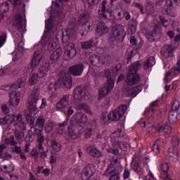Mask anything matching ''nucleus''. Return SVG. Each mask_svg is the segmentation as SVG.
Here are the masks:
<instances>
[{"mask_svg":"<svg viewBox=\"0 0 180 180\" xmlns=\"http://www.w3.org/2000/svg\"><path fill=\"white\" fill-rule=\"evenodd\" d=\"M78 108L80 110H85L86 113H88V115H92V111L91 110V108L88 104L82 103L78 105Z\"/></svg>","mask_w":180,"mask_h":180,"instance_id":"37","label":"nucleus"},{"mask_svg":"<svg viewBox=\"0 0 180 180\" xmlns=\"http://www.w3.org/2000/svg\"><path fill=\"white\" fill-rule=\"evenodd\" d=\"M109 120H109L108 112H103L101 116V124H106V123H108V122H109Z\"/></svg>","mask_w":180,"mask_h":180,"instance_id":"44","label":"nucleus"},{"mask_svg":"<svg viewBox=\"0 0 180 180\" xmlns=\"http://www.w3.org/2000/svg\"><path fill=\"white\" fill-rule=\"evenodd\" d=\"M50 71V63H43L41 67L39 68V77H46L47 75V72Z\"/></svg>","mask_w":180,"mask_h":180,"instance_id":"22","label":"nucleus"},{"mask_svg":"<svg viewBox=\"0 0 180 180\" xmlns=\"http://www.w3.org/2000/svg\"><path fill=\"white\" fill-rule=\"evenodd\" d=\"M141 68V63L139 60L136 61L132 63V65L129 66L128 72L131 74H137L139 70Z\"/></svg>","mask_w":180,"mask_h":180,"instance_id":"26","label":"nucleus"},{"mask_svg":"<svg viewBox=\"0 0 180 180\" xmlns=\"http://www.w3.org/2000/svg\"><path fill=\"white\" fill-rule=\"evenodd\" d=\"M155 65V59L154 57H150L143 63V68L144 70H147V68H151Z\"/></svg>","mask_w":180,"mask_h":180,"instance_id":"30","label":"nucleus"},{"mask_svg":"<svg viewBox=\"0 0 180 180\" xmlns=\"http://www.w3.org/2000/svg\"><path fill=\"white\" fill-rule=\"evenodd\" d=\"M89 61H90L91 64L95 67H98L101 64V58L96 55L90 56Z\"/></svg>","mask_w":180,"mask_h":180,"instance_id":"29","label":"nucleus"},{"mask_svg":"<svg viewBox=\"0 0 180 180\" xmlns=\"http://www.w3.org/2000/svg\"><path fill=\"white\" fill-rule=\"evenodd\" d=\"M37 65H36V63H33L30 61L27 66L25 68L24 71L26 74H32L34 70V67H37Z\"/></svg>","mask_w":180,"mask_h":180,"instance_id":"42","label":"nucleus"},{"mask_svg":"<svg viewBox=\"0 0 180 180\" xmlns=\"http://www.w3.org/2000/svg\"><path fill=\"white\" fill-rule=\"evenodd\" d=\"M91 126V123L87 124V129L85 132V139H89L92 136V131L94 130V127Z\"/></svg>","mask_w":180,"mask_h":180,"instance_id":"45","label":"nucleus"},{"mask_svg":"<svg viewBox=\"0 0 180 180\" xmlns=\"http://www.w3.org/2000/svg\"><path fill=\"white\" fill-rule=\"evenodd\" d=\"M61 56H63V48L56 49L51 56L52 63H57Z\"/></svg>","mask_w":180,"mask_h":180,"instance_id":"23","label":"nucleus"},{"mask_svg":"<svg viewBox=\"0 0 180 180\" xmlns=\"http://www.w3.org/2000/svg\"><path fill=\"white\" fill-rule=\"evenodd\" d=\"M86 89L85 86H79L75 89V93L73 94L74 99H79L78 96H86Z\"/></svg>","mask_w":180,"mask_h":180,"instance_id":"20","label":"nucleus"},{"mask_svg":"<svg viewBox=\"0 0 180 180\" xmlns=\"http://www.w3.org/2000/svg\"><path fill=\"white\" fill-rule=\"evenodd\" d=\"M68 136L73 140H77L84 133V127L77 125L75 128L74 127H68Z\"/></svg>","mask_w":180,"mask_h":180,"instance_id":"7","label":"nucleus"},{"mask_svg":"<svg viewBox=\"0 0 180 180\" xmlns=\"http://www.w3.org/2000/svg\"><path fill=\"white\" fill-rule=\"evenodd\" d=\"M113 18L117 22H120V20L123 19V15H122V12L120 11H115L113 13Z\"/></svg>","mask_w":180,"mask_h":180,"instance_id":"48","label":"nucleus"},{"mask_svg":"<svg viewBox=\"0 0 180 180\" xmlns=\"http://www.w3.org/2000/svg\"><path fill=\"white\" fill-rule=\"evenodd\" d=\"M75 32V28H68V30H65V32H63V35H62L63 43H68V40H70L71 33L74 34Z\"/></svg>","mask_w":180,"mask_h":180,"instance_id":"24","label":"nucleus"},{"mask_svg":"<svg viewBox=\"0 0 180 180\" xmlns=\"http://www.w3.org/2000/svg\"><path fill=\"white\" fill-rule=\"evenodd\" d=\"M108 15H112V10L108 8V1L103 0L101 4V10H98V16L100 19L106 20L108 19Z\"/></svg>","mask_w":180,"mask_h":180,"instance_id":"10","label":"nucleus"},{"mask_svg":"<svg viewBox=\"0 0 180 180\" xmlns=\"http://www.w3.org/2000/svg\"><path fill=\"white\" fill-rule=\"evenodd\" d=\"M44 123H46V119L44 116L40 115L36 120V126H38L39 129H43L44 127Z\"/></svg>","mask_w":180,"mask_h":180,"instance_id":"41","label":"nucleus"},{"mask_svg":"<svg viewBox=\"0 0 180 180\" xmlns=\"http://www.w3.org/2000/svg\"><path fill=\"white\" fill-rule=\"evenodd\" d=\"M95 174V166L94 164L86 165L82 172V179L89 180V178Z\"/></svg>","mask_w":180,"mask_h":180,"instance_id":"9","label":"nucleus"},{"mask_svg":"<svg viewBox=\"0 0 180 180\" xmlns=\"http://www.w3.org/2000/svg\"><path fill=\"white\" fill-rule=\"evenodd\" d=\"M40 61H41V57H40V51L37 50L34 53L31 59V63L39 65V64H40Z\"/></svg>","mask_w":180,"mask_h":180,"instance_id":"28","label":"nucleus"},{"mask_svg":"<svg viewBox=\"0 0 180 180\" xmlns=\"http://www.w3.org/2000/svg\"><path fill=\"white\" fill-rule=\"evenodd\" d=\"M110 178L108 180H119L120 179V173L116 172L115 173H113L112 174H110Z\"/></svg>","mask_w":180,"mask_h":180,"instance_id":"56","label":"nucleus"},{"mask_svg":"<svg viewBox=\"0 0 180 180\" xmlns=\"http://www.w3.org/2000/svg\"><path fill=\"white\" fill-rule=\"evenodd\" d=\"M141 91V86H136L132 88V92H133L134 96H137L139 93Z\"/></svg>","mask_w":180,"mask_h":180,"instance_id":"59","label":"nucleus"},{"mask_svg":"<svg viewBox=\"0 0 180 180\" xmlns=\"http://www.w3.org/2000/svg\"><path fill=\"white\" fill-rule=\"evenodd\" d=\"M112 33L114 39L117 40V41H122L124 40L126 32H124V29H123L122 25L114 22L112 26Z\"/></svg>","mask_w":180,"mask_h":180,"instance_id":"4","label":"nucleus"},{"mask_svg":"<svg viewBox=\"0 0 180 180\" xmlns=\"http://www.w3.org/2000/svg\"><path fill=\"white\" fill-rule=\"evenodd\" d=\"M65 56L68 58H74L77 56V49H75V44L72 42H68L65 46Z\"/></svg>","mask_w":180,"mask_h":180,"instance_id":"13","label":"nucleus"},{"mask_svg":"<svg viewBox=\"0 0 180 180\" xmlns=\"http://www.w3.org/2000/svg\"><path fill=\"white\" fill-rule=\"evenodd\" d=\"M116 172H117L116 171V167H115L113 164L111 163L108 165V168L103 173V175H105V176H110V175L115 174Z\"/></svg>","mask_w":180,"mask_h":180,"instance_id":"31","label":"nucleus"},{"mask_svg":"<svg viewBox=\"0 0 180 180\" xmlns=\"http://www.w3.org/2000/svg\"><path fill=\"white\" fill-rule=\"evenodd\" d=\"M6 148H7V146H5V144L0 145V158L4 159V150H6Z\"/></svg>","mask_w":180,"mask_h":180,"instance_id":"62","label":"nucleus"},{"mask_svg":"<svg viewBox=\"0 0 180 180\" xmlns=\"http://www.w3.org/2000/svg\"><path fill=\"white\" fill-rule=\"evenodd\" d=\"M15 119H16V116L13 114L6 116V120L7 124L8 123V124L15 123Z\"/></svg>","mask_w":180,"mask_h":180,"instance_id":"51","label":"nucleus"},{"mask_svg":"<svg viewBox=\"0 0 180 180\" xmlns=\"http://www.w3.org/2000/svg\"><path fill=\"white\" fill-rule=\"evenodd\" d=\"M39 78H43V77H40L39 73H33L30 79V85H34V84H37V81H39Z\"/></svg>","mask_w":180,"mask_h":180,"instance_id":"38","label":"nucleus"},{"mask_svg":"<svg viewBox=\"0 0 180 180\" xmlns=\"http://www.w3.org/2000/svg\"><path fill=\"white\" fill-rule=\"evenodd\" d=\"M81 47L84 50H88L92 47H95V43H94V39H90L89 41L81 42Z\"/></svg>","mask_w":180,"mask_h":180,"instance_id":"32","label":"nucleus"},{"mask_svg":"<svg viewBox=\"0 0 180 180\" xmlns=\"http://www.w3.org/2000/svg\"><path fill=\"white\" fill-rule=\"evenodd\" d=\"M160 54L162 58H168L169 57H172L174 56V47L172 45H164L161 51Z\"/></svg>","mask_w":180,"mask_h":180,"instance_id":"18","label":"nucleus"},{"mask_svg":"<svg viewBox=\"0 0 180 180\" xmlns=\"http://www.w3.org/2000/svg\"><path fill=\"white\" fill-rule=\"evenodd\" d=\"M116 144H117L118 147L121 150H122V151H127V143L118 141V142H116Z\"/></svg>","mask_w":180,"mask_h":180,"instance_id":"52","label":"nucleus"},{"mask_svg":"<svg viewBox=\"0 0 180 180\" xmlns=\"http://www.w3.org/2000/svg\"><path fill=\"white\" fill-rule=\"evenodd\" d=\"M134 6H135V8H137L138 9H139L141 13L144 14V7L143 6V5H141V4L140 3H134L133 4Z\"/></svg>","mask_w":180,"mask_h":180,"instance_id":"57","label":"nucleus"},{"mask_svg":"<svg viewBox=\"0 0 180 180\" xmlns=\"http://www.w3.org/2000/svg\"><path fill=\"white\" fill-rule=\"evenodd\" d=\"M159 141H160V140L158 139L152 146V150H153V151H154V153H158V148H159L158 142Z\"/></svg>","mask_w":180,"mask_h":180,"instance_id":"64","label":"nucleus"},{"mask_svg":"<svg viewBox=\"0 0 180 180\" xmlns=\"http://www.w3.org/2000/svg\"><path fill=\"white\" fill-rule=\"evenodd\" d=\"M177 115L176 112L170 111L168 115V120L169 123H176L178 122Z\"/></svg>","mask_w":180,"mask_h":180,"instance_id":"39","label":"nucleus"},{"mask_svg":"<svg viewBox=\"0 0 180 180\" xmlns=\"http://www.w3.org/2000/svg\"><path fill=\"white\" fill-rule=\"evenodd\" d=\"M56 20H57V17L51 15L48 20L45 21L44 33H49V32L53 29V27L56 23Z\"/></svg>","mask_w":180,"mask_h":180,"instance_id":"21","label":"nucleus"},{"mask_svg":"<svg viewBox=\"0 0 180 180\" xmlns=\"http://www.w3.org/2000/svg\"><path fill=\"white\" fill-rule=\"evenodd\" d=\"M39 99H40L39 91H37V89H34L28 99L30 112H26L25 115L27 123H29L31 129L34 127V117H33L32 113L37 110V106H40V104H39Z\"/></svg>","mask_w":180,"mask_h":180,"instance_id":"2","label":"nucleus"},{"mask_svg":"<svg viewBox=\"0 0 180 180\" xmlns=\"http://www.w3.org/2000/svg\"><path fill=\"white\" fill-rule=\"evenodd\" d=\"M168 154L172 158H178V154H179V152H178V148L172 146V148H169Z\"/></svg>","mask_w":180,"mask_h":180,"instance_id":"34","label":"nucleus"},{"mask_svg":"<svg viewBox=\"0 0 180 180\" xmlns=\"http://www.w3.org/2000/svg\"><path fill=\"white\" fill-rule=\"evenodd\" d=\"M9 101L8 105L9 106H13V108H16L19 105L20 102V97H19V93L15 91H10L8 93Z\"/></svg>","mask_w":180,"mask_h":180,"instance_id":"15","label":"nucleus"},{"mask_svg":"<svg viewBox=\"0 0 180 180\" xmlns=\"http://www.w3.org/2000/svg\"><path fill=\"white\" fill-rule=\"evenodd\" d=\"M51 147L57 152L61 151V148H63L61 144L54 139L51 140Z\"/></svg>","mask_w":180,"mask_h":180,"instance_id":"35","label":"nucleus"},{"mask_svg":"<svg viewBox=\"0 0 180 180\" xmlns=\"http://www.w3.org/2000/svg\"><path fill=\"white\" fill-rule=\"evenodd\" d=\"M0 9L3 11V12H8L9 11V3L6 1L0 5Z\"/></svg>","mask_w":180,"mask_h":180,"instance_id":"55","label":"nucleus"},{"mask_svg":"<svg viewBox=\"0 0 180 180\" xmlns=\"http://www.w3.org/2000/svg\"><path fill=\"white\" fill-rule=\"evenodd\" d=\"M57 89V84L50 83L48 86V90L50 94H54Z\"/></svg>","mask_w":180,"mask_h":180,"instance_id":"54","label":"nucleus"},{"mask_svg":"<svg viewBox=\"0 0 180 180\" xmlns=\"http://www.w3.org/2000/svg\"><path fill=\"white\" fill-rule=\"evenodd\" d=\"M137 30V22L134 20H130L128 22L127 33L129 34H134Z\"/></svg>","mask_w":180,"mask_h":180,"instance_id":"25","label":"nucleus"},{"mask_svg":"<svg viewBox=\"0 0 180 180\" xmlns=\"http://www.w3.org/2000/svg\"><path fill=\"white\" fill-rule=\"evenodd\" d=\"M158 133L164 131L165 134H170L172 131V128L168 124H165L164 126L159 125L158 127Z\"/></svg>","mask_w":180,"mask_h":180,"instance_id":"27","label":"nucleus"},{"mask_svg":"<svg viewBox=\"0 0 180 180\" xmlns=\"http://www.w3.org/2000/svg\"><path fill=\"white\" fill-rule=\"evenodd\" d=\"M1 89L3 91H6V92H8L11 90L15 91V89H16V87H15V84H12V85L7 84L5 86H2Z\"/></svg>","mask_w":180,"mask_h":180,"instance_id":"50","label":"nucleus"},{"mask_svg":"<svg viewBox=\"0 0 180 180\" xmlns=\"http://www.w3.org/2000/svg\"><path fill=\"white\" fill-rule=\"evenodd\" d=\"M26 84V79L25 77H22L17 81V84H14L15 86V89L19 88H22V86H25Z\"/></svg>","mask_w":180,"mask_h":180,"instance_id":"43","label":"nucleus"},{"mask_svg":"<svg viewBox=\"0 0 180 180\" xmlns=\"http://www.w3.org/2000/svg\"><path fill=\"white\" fill-rule=\"evenodd\" d=\"M79 25H82L84 26V25H86L88 22H89V14L84 13L79 17Z\"/></svg>","mask_w":180,"mask_h":180,"instance_id":"33","label":"nucleus"},{"mask_svg":"<svg viewBox=\"0 0 180 180\" xmlns=\"http://www.w3.org/2000/svg\"><path fill=\"white\" fill-rule=\"evenodd\" d=\"M131 168L135 172H140V171H141V167H140V164L139 163V161L136 160H132V162L131 164Z\"/></svg>","mask_w":180,"mask_h":180,"instance_id":"40","label":"nucleus"},{"mask_svg":"<svg viewBox=\"0 0 180 180\" xmlns=\"http://www.w3.org/2000/svg\"><path fill=\"white\" fill-rule=\"evenodd\" d=\"M84 70H85V65L80 63L69 67L68 72L72 74L74 77H80V75H82Z\"/></svg>","mask_w":180,"mask_h":180,"instance_id":"8","label":"nucleus"},{"mask_svg":"<svg viewBox=\"0 0 180 180\" xmlns=\"http://www.w3.org/2000/svg\"><path fill=\"white\" fill-rule=\"evenodd\" d=\"M14 126H17L18 129H20V130L25 131L27 129V124L23 121L20 122H14Z\"/></svg>","mask_w":180,"mask_h":180,"instance_id":"49","label":"nucleus"},{"mask_svg":"<svg viewBox=\"0 0 180 180\" xmlns=\"http://www.w3.org/2000/svg\"><path fill=\"white\" fill-rule=\"evenodd\" d=\"M8 1L11 2L13 11H17V15L14 17L13 25L18 30L23 32L26 27V22L23 21L22 15L25 13L26 4H22V0H8Z\"/></svg>","mask_w":180,"mask_h":180,"instance_id":"1","label":"nucleus"},{"mask_svg":"<svg viewBox=\"0 0 180 180\" xmlns=\"http://www.w3.org/2000/svg\"><path fill=\"white\" fill-rule=\"evenodd\" d=\"M115 86V80L113 79H108V82L104 85L103 87L101 88V90H99L98 94L100 96H102L103 98L106 96L109 92L113 89V87Z\"/></svg>","mask_w":180,"mask_h":180,"instance_id":"11","label":"nucleus"},{"mask_svg":"<svg viewBox=\"0 0 180 180\" xmlns=\"http://www.w3.org/2000/svg\"><path fill=\"white\" fill-rule=\"evenodd\" d=\"M142 33L150 41H158L161 39V36H162L161 27L158 25L154 26L153 31L147 28H143Z\"/></svg>","mask_w":180,"mask_h":180,"instance_id":"3","label":"nucleus"},{"mask_svg":"<svg viewBox=\"0 0 180 180\" xmlns=\"http://www.w3.org/2000/svg\"><path fill=\"white\" fill-rule=\"evenodd\" d=\"M14 134L19 144H22V141H23V138L25 137V132L19 130H15Z\"/></svg>","mask_w":180,"mask_h":180,"instance_id":"36","label":"nucleus"},{"mask_svg":"<svg viewBox=\"0 0 180 180\" xmlns=\"http://www.w3.org/2000/svg\"><path fill=\"white\" fill-rule=\"evenodd\" d=\"M11 153H15V154H20L22 153V148L20 146H14L11 148Z\"/></svg>","mask_w":180,"mask_h":180,"instance_id":"58","label":"nucleus"},{"mask_svg":"<svg viewBox=\"0 0 180 180\" xmlns=\"http://www.w3.org/2000/svg\"><path fill=\"white\" fill-rule=\"evenodd\" d=\"M5 41H6V34H2L0 36V48L4 46L5 44Z\"/></svg>","mask_w":180,"mask_h":180,"instance_id":"61","label":"nucleus"},{"mask_svg":"<svg viewBox=\"0 0 180 180\" xmlns=\"http://www.w3.org/2000/svg\"><path fill=\"white\" fill-rule=\"evenodd\" d=\"M61 85L64 89H71L72 86V77L68 73H65L60 77Z\"/></svg>","mask_w":180,"mask_h":180,"instance_id":"14","label":"nucleus"},{"mask_svg":"<svg viewBox=\"0 0 180 180\" xmlns=\"http://www.w3.org/2000/svg\"><path fill=\"white\" fill-rule=\"evenodd\" d=\"M166 5L168 6V8H162V11L163 15H168V16L175 18L176 16V13L172 11V8L174 6H176V5H178V0H167Z\"/></svg>","mask_w":180,"mask_h":180,"instance_id":"6","label":"nucleus"},{"mask_svg":"<svg viewBox=\"0 0 180 180\" xmlns=\"http://www.w3.org/2000/svg\"><path fill=\"white\" fill-rule=\"evenodd\" d=\"M73 124H85L88 122V117L85 114L76 113L72 117Z\"/></svg>","mask_w":180,"mask_h":180,"instance_id":"16","label":"nucleus"},{"mask_svg":"<svg viewBox=\"0 0 180 180\" xmlns=\"http://www.w3.org/2000/svg\"><path fill=\"white\" fill-rule=\"evenodd\" d=\"M68 105H70V94H65L57 103L56 109L58 110L65 109Z\"/></svg>","mask_w":180,"mask_h":180,"instance_id":"17","label":"nucleus"},{"mask_svg":"<svg viewBox=\"0 0 180 180\" xmlns=\"http://www.w3.org/2000/svg\"><path fill=\"white\" fill-rule=\"evenodd\" d=\"M123 92L126 96H128L129 98H134L132 88L125 87V89L123 90Z\"/></svg>","mask_w":180,"mask_h":180,"instance_id":"46","label":"nucleus"},{"mask_svg":"<svg viewBox=\"0 0 180 180\" xmlns=\"http://www.w3.org/2000/svg\"><path fill=\"white\" fill-rule=\"evenodd\" d=\"M18 49L20 53H22V51H25V44L23 43V41H20V42H18Z\"/></svg>","mask_w":180,"mask_h":180,"instance_id":"63","label":"nucleus"},{"mask_svg":"<svg viewBox=\"0 0 180 180\" xmlns=\"http://www.w3.org/2000/svg\"><path fill=\"white\" fill-rule=\"evenodd\" d=\"M127 110V105H122L112 111V113H108V120L117 121L122 119Z\"/></svg>","mask_w":180,"mask_h":180,"instance_id":"5","label":"nucleus"},{"mask_svg":"<svg viewBox=\"0 0 180 180\" xmlns=\"http://www.w3.org/2000/svg\"><path fill=\"white\" fill-rule=\"evenodd\" d=\"M89 155H91V157H101V152L97 149H91L89 151Z\"/></svg>","mask_w":180,"mask_h":180,"instance_id":"53","label":"nucleus"},{"mask_svg":"<svg viewBox=\"0 0 180 180\" xmlns=\"http://www.w3.org/2000/svg\"><path fill=\"white\" fill-rule=\"evenodd\" d=\"M96 30L97 36H103V34H106L109 32V27H108L105 22H99L96 25Z\"/></svg>","mask_w":180,"mask_h":180,"instance_id":"19","label":"nucleus"},{"mask_svg":"<svg viewBox=\"0 0 180 180\" xmlns=\"http://www.w3.org/2000/svg\"><path fill=\"white\" fill-rule=\"evenodd\" d=\"M133 54H134V50H131V51L127 50L126 51L125 58H127V64H129V63H130V60H131V58H133Z\"/></svg>","mask_w":180,"mask_h":180,"instance_id":"47","label":"nucleus"},{"mask_svg":"<svg viewBox=\"0 0 180 180\" xmlns=\"http://www.w3.org/2000/svg\"><path fill=\"white\" fill-rule=\"evenodd\" d=\"M169 169V166L168 165V163L165 162L162 164L161 171H162V172H168Z\"/></svg>","mask_w":180,"mask_h":180,"instance_id":"60","label":"nucleus"},{"mask_svg":"<svg viewBox=\"0 0 180 180\" xmlns=\"http://www.w3.org/2000/svg\"><path fill=\"white\" fill-rule=\"evenodd\" d=\"M125 82L129 86L136 85V84L140 82V75L137 73L128 72Z\"/></svg>","mask_w":180,"mask_h":180,"instance_id":"12","label":"nucleus"}]
</instances>
